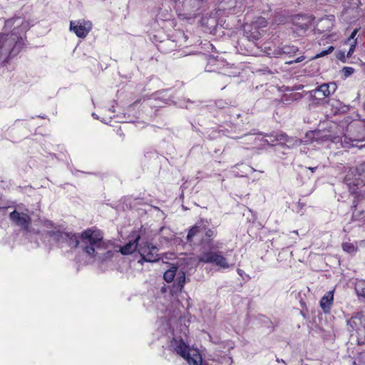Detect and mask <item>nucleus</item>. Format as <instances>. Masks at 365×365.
Returning <instances> with one entry per match:
<instances>
[{
  "instance_id": "1",
  "label": "nucleus",
  "mask_w": 365,
  "mask_h": 365,
  "mask_svg": "<svg viewBox=\"0 0 365 365\" xmlns=\"http://www.w3.org/2000/svg\"><path fill=\"white\" fill-rule=\"evenodd\" d=\"M51 237L60 242H66L72 247H80L90 257L99 261H106L113 256V252L107 250V244L103 241L100 232L85 230L81 236L63 232L55 228L47 231Z\"/></svg>"
},
{
  "instance_id": "2",
  "label": "nucleus",
  "mask_w": 365,
  "mask_h": 365,
  "mask_svg": "<svg viewBox=\"0 0 365 365\" xmlns=\"http://www.w3.org/2000/svg\"><path fill=\"white\" fill-rule=\"evenodd\" d=\"M4 29H12L9 33L0 34V63H8L24 46L23 36L30 29L29 21L15 16L5 21Z\"/></svg>"
},
{
  "instance_id": "3",
  "label": "nucleus",
  "mask_w": 365,
  "mask_h": 365,
  "mask_svg": "<svg viewBox=\"0 0 365 365\" xmlns=\"http://www.w3.org/2000/svg\"><path fill=\"white\" fill-rule=\"evenodd\" d=\"M334 127L340 130L341 147H365V120H351L349 117H346L340 125H334Z\"/></svg>"
},
{
  "instance_id": "4",
  "label": "nucleus",
  "mask_w": 365,
  "mask_h": 365,
  "mask_svg": "<svg viewBox=\"0 0 365 365\" xmlns=\"http://www.w3.org/2000/svg\"><path fill=\"white\" fill-rule=\"evenodd\" d=\"M334 123L330 128L331 130H312L307 133L306 143L317 142L319 144H322L327 141H331L336 144L340 143L341 134L340 130L334 127Z\"/></svg>"
},
{
  "instance_id": "5",
  "label": "nucleus",
  "mask_w": 365,
  "mask_h": 365,
  "mask_svg": "<svg viewBox=\"0 0 365 365\" xmlns=\"http://www.w3.org/2000/svg\"><path fill=\"white\" fill-rule=\"evenodd\" d=\"M197 259L200 262L212 264L222 269H228L233 265L229 264L220 252L203 251L197 257Z\"/></svg>"
},
{
  "instance_id": "6",
  "label": "nucleus",
  "mask_w": 365,
  "mask_h": 365,
  "mask_svg": "<svg viewBox=\"0 0 365 365\" xmlns=\"http://www.w3.org/2000/svg\"><path fill=\"white\" fill-rule=\"evenodd\" d=\"M138 252L141 256L139 263L143 262H155L159 260L158 248L150 242L140 245Z\"/></svg>"
},
{
  "instance_id": "7",
  "label": "nucleus",
  "mask_w": 365,
  "mask_h": 365,
  "mask_svg": "<svg viewBox=\"0 0 365 365\" xmlns=\"http://www.w3.org/2000/svg\"><path fill=\"white\" fill-rule=\"evenodd\" d=\"M265 137L268 138L264 139V142L267 144L273 145L275 142L280 143H285L289 148L299 146L302 144V141L296 138L289 137L285 133H272L266 135Z\"/></svg>"
},
{
  "instance_id": "8",
  "label": "nucleus",
  "mask_w": 365,
  "mask_h": 365,
  "mask_svg": "<svg viewBox=\"0 0 365 365\" xmlns=\"http://www.w3.org/2000/svg\"><path fill=\"white\" fill-rule=\"evenodd\" d=\"M359 173L358 168H351L344 178V182L352 192H354L356 188L362 186V181L359 176Z\"/></svg>"
},
{
  "instance_id": "9",
  "label": "nucleus",
  "mask_w": 365,
  "mask_h": 365,
  "mask_svg": "<svg viewBox=\"0 0 365 365\" xmlns=\"http://www.w3.org/2000/svg\"><path fill=\"white\" fill-rule=\"evenodd\" d=\"M92 24L90 21H71L70 29L73 31L79 38H84L91 29Z\"/></svg>"
},
{
  "instance_id": "10",
  "label": "nucleus",
  "mask_w": 365,
  "mask_h": 365,
  "mask_svg": "<svg viewBox=\"0 0 365 365\" xmlns=\"http://www.w3.org/2000/svg\"><path fill=\"white\" fill-rule=\"evenodd\" d=\"M299 51L298 47L291 45H285L280 48H277L271 52H267L268 56L276 58L282 57V56H288L289 57L296 54Z\"/></svg>"
},
{
  "instance_id": "11",
  "label": "nucleus",
  "mask_w": 365,
  "mask_h": 365,
  "mask_svg": "<svg viewBox=\"0 0 365 365\" xmlns=\"http://www.w3.org/2000/svg\"><path fill=\"white\" fill-rule=\"evenodd\" d=\"M9 217L10 219L18 226L21 227L25 230H28L31 218L27 214L20 213L14 210L10 213Z\"/></svg>"
},
{
  "instance_id": "12",
  "label": "nucleus",
  "mask_w": 365,
  "mask_h": 365,
  "mask_svg": "<svg viewBox=\"0 0 365 365\" xmlns=\"http://www.w3.org/2000/svg\"><path fill=\"white\" fill-rule=\"evenodd\" d=\"M359 319L356 317H351L347 321V325L349 327V330L352 331L356 329L357 341L359 344H364L365 343V328H358Z\"/></svg>"
},
{
  "instance_id": "13",
  "label": "nucleus",
  "mask_w": 365,
  "mask_h": 365,
  "mask_svg": "<svg viewBox=\"0 0 365 365\" xmlns=\"http://www.w3.org/2000/svg\"><path fill=\"white\" fill-rule=\"evenodd\" d=\"M170 346L173 350L182 358L187 355V352L191 349L182 339H173Z\"/></svg>"
},
{
  "instance_id": "14",
  "label": "nucleus",
  "mask_w": 365,
  "mask_h": 365,
  "mask_svg": "<svg viewBox=\"0 0 365 365\" xmlns=\"http://www.w3.org/2000/svg\"><path fill=\"white\" fill-rule=\"evenodd\" d=\"M244 36L249 41L255 43L261 38V33L258 29H252V26L246 24L244 26Z\"/></svg>"
},
{
  "instance_id": "15",
  "label": "nucleus",
  "mask_w": 365,
  "mask_h": 365,
  "mask_svg": "<svg viewBox=\"0 0 365 365\" xmlns=\"http://www.w3.org/2000/svg\"><path fill=\"white\" fill-rule=\"evenodd\" d=\"M334 301V291H329L320 300V307L324 313H329Z\"/></svg>"
},
{
  "instance_id": "16",
  "label": "nucleus",
  "mask_w": 365,
  "mask_h": 365,
  "mask_svg": "<svg viewBox=\"0 0 365 365\" xmlns=\"http://www.w3.org/2000/svg\"><path fill=\"white\" fill-rule=\"evenodd\" d=\"M140 235H135V238L133 241H130L128 243L125 245L123 247H122L120 250L121 254L123 255H130L134 252L137 247L138 241L140 240Z\"/></svg>"
},
{
  "instance_id": "17",
  "label": "nucleus",
  "mask_w": 365,
  "mask_h": 365,
  "mask_svg": "<svg viewBox=\"0 0 365 365\" xmlns=\"http://www.w3.org/2000/svg\"><path fill=\"white\" fill-rule=\"evenodd\" d=\"M189 365H201L202 357L197 350L190 349L183 357Z\"/></svg>"
},
{
  "instance_id": "18",
  "label": "nucleus",
  "mask_w": 365,
  "mask_h": 365,
  "mask_svg": "<svg viewBox=\"0 0 365 365\" xmlns=\"http://www.w3.org/2000/svg\"><path fill=\"white\" fill-rule=\"evenodd\" d=\"M205 230V224L204 221L201 220L197 222L194 226H192L187 235V240L191 242L192 238L196 236L198 233Z\"/></svg>"
},
{
  "instance_id": "19",
  "label": "nucleus",
  "mask_w": 365,
  "mask_h": 365,
  "mask_svg": "<svg viewBox=\"0 0 365 365\" xmlns=\"http://www.w3.org/2000/svg\"><path fill=\"white\" fill-rule=\"evenodd\" d=\"M319 94V97H317L313 95L309 96V100L315 104H325L328 103L329 101L326 100L327 97H328L330 94V93H327V94L325 92L323 93H318Z\"/></svg>"
},
{
  "instance_id": "20",
  "label": "nucleus",
  "mask_w": 365,
  "mask_h": 365,
  "mask_svg": "<svg viewBox=\"0 0 365 365\" xmlns=\"http://www.w3.org/2000/svg\"><path fill=\"white\" fill-rule=\"evenodd\" d=\"M178 270V267L176 266H172L168 270H167L163 275L164 279L167 282H171L175 275V273Z\"/></svg>"
},
{
  "instance_id": "21",
  "label": "nucleus",
  "mask_w": 365,
  "mask_h": 365,
  "mask_svg": "<svg viewBox=\"0 0 365 365\" xmlns=\"http://www.w3.org/2000/svg\"><path fill=\"white\" fill-rule=\"evenodd\" d=\"M201 22L202 25H205L209 29L215 28L217 24V21L215 17L211 16H203L201 19Z\"/></svg>"
},
{
  "instance_id": "22",
  "label": "nucleus",
  "mask_w": 365,
  "mask_h": 365,
  "mask_svg": "<svg viewBox=\"0 0 365 365\" xmlns=\"http://www.w3.org/2000/svg\"><path fill=\"white\" fill-rule=\"evenodd\" d=\"M250 25L252 26V29L259 30V29L267 26V21L263 17H258L255 21L252 22Z\"/></svg>"
},
{
  "instance_id": "23",
  "label": "nucleus",
  "mask_w": 365,
  "mask_h": 365,
  "mask_svg": "<svg viewBox=\"0 0 365 365\" xmlns=\"http://www.w3.org/2000/svg\"><path fill=\"white\" fill-rule=\"evenodd\" d=\"M342 249L344 252L349 254H353L356 252L357 250L356 247L353 243L348 242H344L342 244Z\"/></svg>"
},
{
  "instance_id": "24",
  "label": "nucleus",
  "mask_w": 365,
  "mask_h": 365,
  "mask_svg": "<svg viewBox=\"0 0 365 365\" xmlns=\"http://www.w3.org/2000/svg\"><path fill=\"white\" fill-rule=\"evenodd\" d=\"M355 290L359 296L365 298V281H361L356 283Z\"/></svg>"
},
{
  "instance_id": "25",
  "label": "nucleus",
  "mask_w": 365,
  "mask_h": 365,
  "mask_svg": "<svg viewBox=\"0 0 365 365\" xmlns=\"http://www.w3.org/2000/svg\"><path fill=\"white\" fill-rule=\"evenodd\" d=\"M185 282V275L184 272L181 273V275L178 277L175 281V286L179 290H182Z\"/></svg>"
},
{
  "instance_id": "26",
  "label": "nucleus",
  "mask_w": 365,
  "mask_h": 365,
  "mask_svg": "<svg viewBox=\"0 0 365 365\" xmlns=\"http://www.w3.org/2000/svg\"><path fill=\"white\" fill-rule=\"evenodd\" d=\"M359 176L361 178L362 181V186L365 185V163L358 167Z\"/></svg>"
},
{
  "instance_id": "27",
  "label": "nucleus",
  "mask_w": 365,
  "mask_h": 365,
  "mask_svg": "<svg viewBox=\"0 0 365 365\" xmlns=\"http://www.w3.org/2000/svg\"><path fill=\"white\" fill-rule=\"evenodd\" d=\"M202 232H205V235L207 238H213V237H216V235H217V232L215 230L211 229V228H207L206 226H205V230H204Z\"/></svg>"
},
{
  "instance_id": "28",
  "label": "nucleus",
  "mask_w": 365,
  "mask_h": 365,
  "mask_svg": "<svg viewBox=\"0 0 365 365\" xmlns=\"http://www.w3.org/2000/svg\"><path fill=\"white\" fill-rule=\"evenodd\" d=\"M334 50V47L330 46L327 50L322 51L321 53L317 54L314 58H318L319 57L324 56L327 54L331 53Z\"/></svg>"
},
{
  "instance_id": "29",
  "label": "nucleus",
  "mask_w": 365,
  "mask_h": 365,
  "mask_svg": "<svg viewBox=\"0 0 365 365\" xmlns=\"http://www.w3.org/2000/svg\"><path fill=\"white\" fill-rule=\"evenodd\" d=\"M330 85L328 83H323L322 85L317 86L312 91H329Z\"/></svg>"
},
{
  "instance_id": "30",
  "label": "nucleus",
  "mask_w": 365,
  "mask_h": 365,
  "mask_svg": "<svg viewBox=\"0 0 365 365\" xmlns=\"http://www.w3.org/2000/svg\"><path fill=\"white\" fill-rule=\"evenodd\" d=\"M342 72L345 77H348L354 72V69L351 67H344Z\"/></svg>"
},
{
  "instance_id": "31",
  "label": "nucleus",
  "mask_w": 365,
  "mask_h": 365,
  "mask_svg": "<svg viewBox=\"0 0 365 365\" xmlns=\"http://www.w3.org/2000/svg\"><path fill=\"white\" fill-rule=\"evenodd\" d=\"M356 41H357V40H356V39H355V40L353 41V43L351 44L350 48H349V51H348V53H347L346 57L349 58V57H351V55L353 54V53H354V50H355V48H356V43H357Z\"/></svg>"
},
{
  "instance_id": "32",
  "label": "nucleus",
  "mask_w": 365,
  "mask_h": 365,
  "mask_svg": "<svg viewBox=\"0 0 365 365\" xmlns=\"http://www.w3.org/2000/svg\"><path fill=\"white\" fill-rule=\"evenodd\" d=\"M336 56L337 59L340 60L343 63H345L346 61L345 53L344 51H338L336 53Z\"/></svg>"
},
{
  "instance_id": "33",
  "label": "nucleus",
  "mask_w": 365,
  "mask_h": 365,
  "mask_svg": "<svg viewBox=\"0 0 365 365\" xmlns=\"http://www.w3.org/2000/svg\"><path fill=\"white\" fill-rule=\"evenodd\" d=\"M304 59H305V56H301L297 58L294 60L287 61L286 63H287V64H292L293 63H299V62L302 61Z\"/></svg>"
},
{
  "instance_id": "34",
  "label": "nucleus",
  "mask_w": 365,
  "mask_h": 365,
  "mask_svg": "<svg viewBox=\"0 0 365 365\" xmlns=\"http://www.w3.org/2000/svg\"><path fill=\"white\" fill-rule=\"evenodd\" d=\"M357 360L359 362L365 363V351L359 354V355L357 357Z\"/></svg>"
},
{
  "instance_id": "35",
  "label": "nucleus",
  "mask_w": 365,
  "mask_h": 365,
  "mask_svg": "<svg viewBox=\"0 0 365 365\" xmlns=\"http://www.w3.org/2000/svg\"><path fill=\"white\" fill-rule=\"evenodd\" d=\"M43 225H44V227H46L47 229H50L53 227V222L49 220L45 221Z\"/></svg>"
},
{
  "instance_id": "36",
  "label": "nucleus",
  "mask_w": 365,
  "mask_h": 365,
  "mask_svg": "<svg viewBox=\"0 0 365 365\" xmlns=\"http://www.w3.org/2000/svg\"><path fill=\"white\" fill-rule=\"evenodd\" d=\"M290 96H292L291 99L292 100H297L299 99V98H301V96L299 95V93H295L294 94H293L292 93H291L289 94Z\"/></svg>"
},
{
  "instance_id": "37",
  "label": "nucleus",
  "mask_w": 365,
  "mask_h": 365,
  "mask_svg": "<svg viewBox=\"0 0 365 365\" xmlns=\"http://www.w3.org/2000/svg\"><path fill=\"white\" fill-rule=\"evenodd\" d=\"M358 31H359V29H355L351 34L349 38H348V41H349L350 39H353L355 37V36L357 34Z\"/></svg>"
},
{
  "instance_id": "38",
  "label": "nucleus",
  "mask_w": 365,
  "mask_h": 365,
  "mask_svg": "<svg viewBox=\"0 0 365 365\" xmlns=\"http://www.w3.org/2000/svg\"><path fill=\"white\" fill-rule=\"evenodd\" d=\"M328 84L330 85L329 89H331L333 91H335L337 88L336 84L334 82L329 83Z\"/></svg>"
},
{
  "instance_id": "39",
  "label": "nucleus",
  "mask_w": 365,
  "mask_h": 365,
  "mask_svg": "<svg viewBox=\"0 0 365 365\" xmlns=\"http://www.w3.org/2000/svg\"><path fill=\"white\" fill-rule=\"evenodd\" d=\"M232 75H233L234 76L237 75V73H226L224 74V76H222L223 78H226V76H231Z\"/></svg>"
},
{
  "instance_id": "40",
  "label": "nucleus",
  "mask_w": 365,
  "mask_h": 365,
  "mask_svg": "<svg viewBox=\"0 0 365 365\" xmlns=\"http://www.w3.org/2000/svg\"><path fill=\"white\" fill-rule=\"evenodd\" d=\"M232 173H234V175L236 177H245V175H240L238 173V172H237L235 170H232Z\"/></svg>"
},
{
  "instance_id": "41",
  "label": "nucleus",
  "mask_w": 365,
  "mask_h": 365,
  "mask_svg": "<svg viewBox=\"0 0 365 365\" xmlns=\"http://www.w3.org/2000/svg\"><path fill=\"white\" fill-rule=\"evenodd\" d=\"M245 168L247 169V170H250L252 173L255 171V170L253 168L250 167V166H245Z\"/></svg>"
},
{
  "instance_id": "42",
  "label": "nucleus",
  "mask_w": 365,
  "mask_h": 365,
  "mask_svg": "<svg viewBox=\"0 0 365 365\" xmlns=\"http://www.w3.org/2000/svg\"><path fill=\"white\" fill-rule=\"evenodd\" d=\"M282 100L283 101H288L289 100V98H288V96H287V95H284V96L282 97Z\"/></svg>"
},
{
  "instance_id": "43",
  "label": "nucleus",
  "mask_w": 365,
  "mask_h": 365,
  "mask_svg": "<svg viewBox=\"0 0 365 365\" xmlns=\"http://www.w3.org/2000/svg\"><path fill=\"white\" fill-rule=\"evenodd\" d=\"M317 168V167H309V169L312 171V173H314V170Z\"/></svg>"
},
{
  "instance_id": "44",
  "label": "nucleus",
  "mask_w": 365,
  "mask_h": 365,
  "mask_svg": "<svg viewBox=\"0 0 365 365\" xmlns=\"http://www.w3.org/2000/svg\"><path fill=\"white\" fill-rule=\"evenodd\" d=\"M241 272H242V270H241V269H237V272H238L240 274H242Z\"/></svg>"
},
{
  "instance_id": "45",
  "label": "nucleus",
  "mask_w": 365,
  "mask_h": 365,
  "mask_svg": "<svg viewBox=\"0 0 365 365\" xmlns=\"http://www.w3.org/2000/svg\"><path fill=\"white\" fill-rule=\"evenodd\" d=\"M303 88V86H302V85H300V86L298 87V89H300V88Z\"/></svg>"
},
{
  "instance_id": "46",
  "label": "nucleus",
  "mask_w": 365,
  "mask_h": 365,
  "mask_svg": "<svg viewBox=\"0 0 365 365\" xmlns=\"http://www.w3.org/2000/svg\"><path fill=\"white\" fill-rule=\"evenodd\" d=\"M353 207H356V205L355 204V201L353 202Z\"/></svg>"
},
{
  "instance_id": "47",
  "label": "nucleus",
  "mask_w": 365,
  "mask_h": 365,
  "mask_svg": "<svg viewBox=\"0 0 365 365\" xmlns=\"http://www.w3.org/2000/svg\"><path fill=\"white\" fill-rule=\"evenodd\" d=\"M363 193V195H365V190L361 191Z\"/></svg>"
},
{
  "instance_id": "48",
  "label": "nucleus",
  "mask_w": 365,
  "mask_h": 365,
  "mask_svg": "<svg viewBox=\"0 0 365 365\" xmlns=\"http://www.w3.org/2000/svg\"><path fill=\"white\" fill-rule=\"evenodd\" d=\"M238 166H239V165L237 164V165L234 166V168H237Z\"/></svg>"
},
{
  "instance_id": "49",
  "label": "nucleus",
  "mask_w": 365,
  "mask_h": 365,
  "mask_svg": "<svg viewBox=\"0 0 365 365\" xmlns=\"http://www.w3.org/2000/svg\"><path fill=\"white\" fill-rule=\"evenodd\" d=\"M280 362L285 364V361L284 360H280Z\"/></svg>"
}]
</instances>
